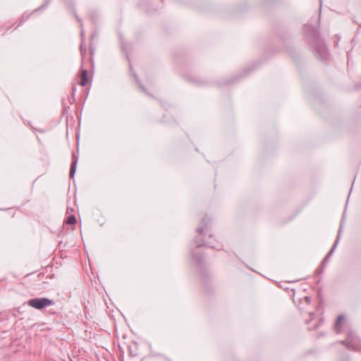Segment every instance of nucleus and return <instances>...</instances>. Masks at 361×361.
Segmentation results:
<instances>
[{"instance_id": "nucleus-4", "label": "nucleus", "mask_w": 361, "mask_h": 361, "mask_svg": "<svg viewBox=\"0 0 361 361\" xmlns=\"http://www.w3.org/2000/svg\"><path fill=\"white\" fill-rule=\"evenodd\" d=\"M77 222L76 218L74 215L69 216L66 219V223L70 225H74Z\"/></svg>"}, {"instance_id": "nucleus-5", "label": "nucleus", "mask_w": 361, "mask_h": 361, "mask_svg": "<svg viewBox=\"0 0 361 361\" xmlns=\"http://www.w3.org/2000/svg\"><path fill=\"white\" fill-rule=\"evenodd\" d=\"M76 165H77V161L73 162V164L71 165V170H70V176H72V177L74 176V174L75 173Z\"/></svg>"}, {"instance_id": "nucleus-2", "label": "nucleus", "mask_w": 361, "mask_h": 361, "mask_svg": "<svg viewBox=\"0 0 361 361\" xmlns=\"http://www.w3.org/2000/svg\"><path fill=\"white\" fill-rule=\"evenodd\" d=\"M345 318L343 315H339L338 317H337V319L336 321V323H335V328L337 331H340L343 324H345Z\"/></svg>"}, {"instance_id": "nucleus-6", "label": "nucleus", "mask_w": 361, "mask_h": 361, "mask_svg": "<svg viewBox=\"0 0 361 361\" xmlns=\"http://www.w3.org/2000/svg\"><path fill=\"white\" fill-rule=\"evenodd\" d=\"M305 300L307 301V302L308 304H310V298H309V297H307V296H306V297H305Z\"/></svg>"}, {"instance_id": "nucleus-1", "label": "nucleus", "mask_w": 361, "mask_h": 361, "mask_svg": "<svg viewBox=\"0 0 361 361\" xmlns=\"http://www.w3.org/2000/svg\"><path fill=\"white\" fill-rule=\"evenodd\" d=\"M27 304L35 309L41 310L45 307L54 305V301L47 298H33L29 300Z\"/></svg>"}, {"instance_id": "nucleus-3", "label": "nucleus", "mask_w": 361, "mask_h": 361, "mask_svg": "<svg viewBox=\"0 0 361 361\" xmlns=\"http://www.w3.org/2000/svg\"><path fill=\"white\" fill-rule=\"evenodd\" d=\"M80 85L81 86H85L87 83V71L86 70L81 71Z\"/></svg>"}]
</instances>
